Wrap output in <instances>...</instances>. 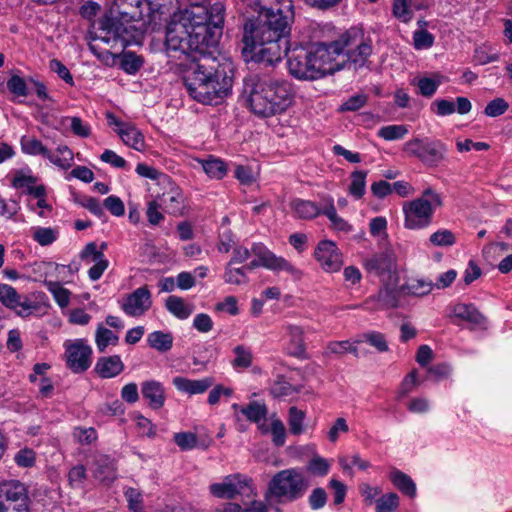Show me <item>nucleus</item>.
Segmentation results:
<instances>
[{
	"instance_id": "1",
	"label": "nucleus",
	"mask_w": 512,
	"mask_h": 512,
	"mask_svg": "<svg viewBox=\"0 0 512 512\" xmlns=\"http://www.w3.org/2000/svg\"><path fill=\"white\" fill-rule=\"evenodd\" d=\"M165 45L170 57L172 53H180L190 59L191 64L184 77V84L196 101L218 104L219 100L229 94L233 83L232 64L228 61L221 62L215 57L214 50L201 39H194L179 19L168 24Z\"/></svg>"
},
{
	"instance_id": "2",
	"label": "nucleus",
	"mask_w": 512,
	"mask_h": 512,
	"mask_svg": "<svg viewBox=\"0 0 512 512\" xmlns=\"http://www.w3.org/2000/svg\"><path fill=\"white\" fill-rule=\"evenodd\" d=\"M118 17H103L95 33H90L88 44L90 51L101 61L107 62L111 57L122 52L131 44H140L143 39L144 11L149 10L146 0H117Z\"/></svg>"
},
{
	"instance_id": "3",
	"label": "nucleus",
	"mask_w": 512,
	"mask_h": 512,
	"mask_svg": "<svg viewBox=\"0 0 512 512\" xmlns=\"http://www.w3.org/2000/svg\"><path fill=\"white\" fill-rule=\"evenodd\" d=\"M352 43L349 33L330 44L317 43L308 47L296 46L288 50V69L292 76L301 80H316L333 74L343 66L336 62L344 48Z\"/></svg>"
},
{
	"instance_id": "4",
	"label": "nucleus",
	"mask_w": 512,
	"mask_h": 512,
	"mask_svg": "<svg viewBox=\"0 0 512 512\" xmlns=\"http://www.w3.org/2000/svg\"><path fill=\"white\" fill-rule=\"evenodd\" d=\"M294 17L292 0H278L275 7H261L256 17L249 18L244 23L243 40L289 43Z\"/></svg>"
},
{
	"instance_id": "5",
	"label": "nucleus",
	"mask_w": 512,
	"mask_h": 512,
	"mask_svg": "<svg viewBox=\"0 0 512 512\" xmlns=\"http://www.w3.org/2000/svg\"><path fill=\"white\" fill-rule=\"evenodd\" d=\"M243 94L253 113L269 117L285 111L292 103V90L287 81L266 80L252 75L244 80Z\"/></svg>"
},
{
	"instance_id": "6",
	"label": "nucleus",
	"mask_w": 512,
	"mask_h": 512,
	"mask_svg": "<svg viewBox=\"0 0 512 512\" xmlns=\"http://www.w3.org/2000/svg\"><path fill=\"white\" fill-rule=\"evenodd\" d=\"M225 18L223 3L216 2L209 8L205 5L193 4L179 17L194 39H201L214 51L222 34Z\"/></svg>"
},
{
	"instance_id": "7",
	"label": "nucleus",
	"mask_w": 512,
	"mask_h": 512,
	"mask_svg": "<svg viewBox=\"0 0 512 512\" xmlns=\"http://www.w3.org/2000/svg\"><path fill=\"white\" fill-rule=\"evenodd\" d=\"M310 482L303 472L297 468L278 471L269 480L264 492V499L273 506L295 502L302 498Z\"/></svg>"
},
{
	"instance_id": "8",
	"label": "nucleus",
	"mask_w": 512,
	"mask_h": 512,
	"mask_svg": "<svg viewBox=\"0 0 512 512\" xmlns=\"http://www.w3.org/2000/svg\"><path fill=\"white\" fill-rule=\"evenodd\" d=\"M442 205L443 201L439 193L432 188L425 189L420 197L404 203L405 227L420 229L428 226L432 221L434 210Z\"/></svg>"
},
{
	"instance_id": "9",
	"label": "nucleus",
	"mask_w": 512,
	"mask_h": 512,
	"mask_svg": "<svg viewBox=\"0 0 512 512\" xmlns=\"http://www.w3.org/2000/svg\"><path fill=\"white\" fill-rule=\"evenodd\" d=\"M241 52L246 62H255L265 66H273L281 61L283 55L288 54L289 43L271 41H246L241 40Z\"/></svg>"
},
{
	"instance_id": "10",
	"label": "nucleus",
	"mask_w": 512,
	"mask_h": 512,
	"mask_svg": "<svg viewBox=\"0 0 512 512\" xmlns=\"http://www.w3.org/2000/svg\"><path fill=\"white\" fill-rule=\"evenodd\" d=\"M26 486L18 480L0 483V512H30Z\"/></svg>"
},
{
	"instance_id": "11",
	"label": "nucleus",
	"mask_w": 512,
	"mask_h": 512,
	"mask_svg": "<svg viewBox=\"0 0 512 512\" xmlns=\"http://www.w3.org/2000/svg\"><path fill=\"white\" fill-rule=\"evenodd\" d=\"M210 493L220 499H234L237 495L247 498L256 497L257 491L253 480L241 474L228 475L221 483L211 484Z\"/></svg>"
},
{
	"instance_id": "12",
	"label": "nucleus",
	"mask_w": 512,
	"mask_h": 512,
	"mask_svg": "<svg viewBox=\"0 0 512 512\" xmlns=\"http://www.w3.org/2000/svg\"><path fill=\"white\" fill-rule=\"evenodd\" d=\"M251 253L257 257L249 264L244 266L246 270H253L259 266H263L273 271L284 270L299 279L302 276V272L297 269L294 265L288 262L282 257L276 256L273 252L268 250L263 244H254Z\"/></svg>"
},
{
	"instance_id": "13",
	"label": "nucleus",
	"mask_w": 512,
	"mask_h": 512,
	"mask_svg": "<svg viewBox=\"0 0 512 512\" xmlns=\"http://www.w3.org/2000/svg\"><path fill=\"white\" fill-rule=\"evenodd\" d=\"M382 286L377 295L370 296L363 306L375 311L379 309H392L399 305V297L404 290L399 286V275L390 276V280L381 281Z\"/></svg>"
},
{
	"instance_id": "14",
	"label": "nucleus",
	"mask_w": 512,
	"mask_h": 512,
	"mask_svg": "<svg viewBox=\"0 0 512 512\" xmlns=\"http://www.w3.org/2000/svg\"><path fill=\"white\" fill-rule=\"evenodd\" d=\"M151 306V293L147 286H142L126 295L121 307L127 315L139 317L148 311Z\"/></svg>"
},
{
	"instance_id": "15",
	"label": "nucleus",
	"mask_w": 512,
	"mask_h": 512,
	"mask_svg": "<svg viewBox=\"0 0 512 512\" xmlns=\"http://www.w3.org/2000/svg\"><path fill=\"white\" fill-rule=\"evenodd\" d=\"M315 257L322 269L329 273L340 270L343 265L342 254L336 244L330 240L319 242L315 250Z\"/></svg>"
},
{
	"instance_id": "16",
	"label": "nucleus",
	"mask_w": 512,
	"mask_h": 512,
	"mask_svg": "<svg viewBox=\"0 0 512 512\" xmlns=\"http://www.w3.org/2000/svg\"><path fill=\"white\" fill-rule=\"evenodd\" d=\"M365 268L369 272L381 277V281L390 280V276L398 275L394 255L390 252H381L365 260Z\"/></svg>"
},
{
	"instance_id": "17",
	"label": "nucleus",
	"mask_w": 512,
	"mask_h": 512,
	"mask_svg": "<svg viewBox=\"0 0 512 512\" xmlns=\"http://www.w3.org/2000/svg\"><path fill=\"white\" fill-rule=\"evenodd\" d=\"M92 350L82 340L69 345L66 349L67 366L74 373H82L90 367Z\"/></svg>"
},
{
	"instance_id": "18",
	"label": "nucleus",
	"mask_w": 512,
	"mask_h": 512,
	"mask_svg": "<svg viewBox=\"0 0 512 512\" xmlns=\"http://www.w3.org/2000/svg\"><path fill=\"white\" fill-rule=\"evenodd\" d=\"M285 330L288 336V354L300 360L309 359L305 343V328L298 323H288Z\"/></svg>"
},
{
	"instance_id": "19",
	"label": "nucleus",
	"mask_w": 512,
	"mask_h": 512,
	"mask_svg": "<svg viewBox=\"0 0 512 512\" xmlns=\"http://www.w3.org/2000/svg\"><path fill=\"white\" fill-rule=\"evenodd\" d=\"M93 467L94 478L105 486H110L117 478L115 461L108 455H95Z\"/></svg>"
},
{
	"instance_id": "20",
	"label": "nucleus",
	"mask_w": 512,
	"mask_h": 512,
	"mask_svg": "<svg viewBox=\"0 0 512 512\" xmlns=\"http://www.w3.org/2000/svg\"><path fill=\"white\" fill-rule=\"evenodd\" d=\"M80 257L82 260H87L91 257L92 261L95 262L88 271L89 278L93 281L98 280L108 267V260L104 258L101 250H97L95 242L88 243L82 250Z\"/></svg>"
},
{
	"instance_id": "21",
	"label": "nucleus",
	"mask_w": 512,
	"mask_h": 512,
	"mask_svg": "<svg viewBox=\"0 0 512 512\" xmlns=\"http://www.w3.org/2000/svg\"><path fill=\"white\" fill-rule=\"evenodd\" d=\"M446 151V145L440 140L425 142L418 159L428 167H437L445 160Z\"/></svg>"
},
{
	"instance_id": "22",
	"label": "nucleus",
	"mask_w": 512,
	"mask_h": 512,
	"mask_svg": "<svg viewBox=\"0 0 512 512\" xmlns=\"http://www.w3.org/2000/svg\"><path fill=\"white\" fill-rule=\"evenodd\" d=\"M101 378H112L124 370V364L118 355L100 357L94 368Z\"/></svg>"
},
{
	"instance_id": "23",
	"label": "nucleus",
	"mask_w": 512,
	"mask_h": 512,
	"mask_svg": "<svg viewBox=\"0 0 512 512\" xmlns=\"http://www.w3.org/2000/svg\"><path fill=\"white\" fill-rule=\"evenodd\" d=\"M232 409L236 413V419L240 420L237 415V412H240L242 415L246 417V419L253 423H259L260 421L266 419L268 414V408L265 403L258 401H251L246 406H239L234 403L232 405Z\"/></svg>"
},
{
	"instance_id": "24",
	"label": "nucleus",
	"mask_w": 512,
	"mask_h": 512,
	"mask_svg": "<svg viewBox=\"0 0 512 512\" xmlns=\"http://www.w3.org/2000/svg\"><path fill=\"white\" fill-rule=\"evenodd\" d=\"M141 392L143 398L148 401V404L152 409L157 410L163 407L165 402V392L160 382L154 380L144 382L142 384Z\"/></svg>"
},
{
	"instance_id": "25",
	"label": "nucleus",
	"mask_w": 512,
	"mask_h": 512,
	"mask_svg": "<svg viewBox=\"0 0 512 512\" xmlns=\"http://www.w3.org/2000/svg\"><path fill=\"white\" fill-rule=\"evenodd\" d=\"M454 316L475 326L483 327L486 317L473 305L458 303L453 307Z\"/></svg>"
},
{
	"instance_id": "26",
	"label": "nucleus",
	"mask_w": 512,
	"mask_h": 512,
	"mask_svg": "<svg viewBox=\"0 0 512 512\" xmlns=\"http://www.w3.org/2000/svg\"><path fill=\"white\" fill-rule=\"evenodd\" d=\"M175 387L188 394H200L205 392L213 385L212 378H205L201 380H190L184 377H175L173 379Z\"/></svg>"
},
{
	"instance_id": "27",
	"label": "nucleus",
	"mask_w": 512,
	"mask_h": 512,
	"mask_svg": "<svg viewBox=\"0 0 512 512\" xmlns=\"http://www.w3.org/2000/svg\"><path fill=\"white\" fill-rule=\"evenodd\" d=\"M372 53V47L365 43L360 42L356 45V48L353 50H348L347 55V67L349 69L357 70L365 65L368 60V57Z\"/></svg>"
},
{
	"instance_id": "28",
	"label": "nucleus",
	"mask_w": 512,
	"mask_h": 512,
	"mask_svg": "<svg viewBox=\"0 0 512 512\" xmlns=\"http://www.w3.org/2000/svg\"><path fill=\"white\" fill-rule=\"evenodd\" d=\"M290 207L298 219L311 220L321 214V208L309 200L295 199L291 201Z\"/></svg>"
},
{
	"instance_id": "29",
	"label": "nucleus",
	"mask_w": 512,
	"mask_h": 512,
	"mask_svg": "<svg viewBox=\"0 0 512 512\" xmlns=\"http://www.w3.org/2000/svg\"><path fill=\"white\" fill-rule=\"evenodd\" d=\"M117 134L122 139L124 144L138 151H142L144 149V137L142 133L133 125H125V127L117 130Z\"/></svg>"
},
{
	"instance_id": "30",
	"label": "nucleus",
	"mask_w": 512,
	"mask_h": 512,
	"mask_svg": "<svg viewBox=\"0 0 512 512\" xmlns=\"http://www.w3.org/2000/svg\"><path fill=\"white\" fill-rule=\"evenodd\" d=\"M389 478L391 482L394 484V486L398 488L402 493L406 494L409 497L415 496V483L407 474L403 473L400 470L392 469V471L389 474Z\"/></svg>"
},
{
	"instance_id": "31",
	"label": "nucleus",
	"mask_w": 512,
	"mask_h": 512,
	"mask_svg": "<svg viewBox=\"0 0 512 512\" xmlns=\"http://www.w3.org/2000/svg\"><path fill=\"white\" fill-rule=\"evenodd\" d=\"M165 306L170 313L179 319L188 318L193 311V306L186 304L184 299L178 296H169L166 299Z\"/></svg>"
},
{
	"instance_id": "32",
	"label": "nucleus",
	"mask_w": 512,
	"mask_h": 512,
	"mask_svg": "<svg viewBox=\"0 0 512 512\" xmlns=\"http://www.w3.org/2000/svg\"><path fill=\"white\" fill-rule=\"evenodd\" d=\"M22 151L29 155H42L44 158H50V150H48L40 140L35 137L23 136L21 138Z\"/></svg>"
},
{
	"instance_id": "33",
	"label": "nucleus",
	"mask_w": 512,
	"mask_h": 512,
	"mask_svg": "<svg viewBox=\"0 0 512 512\" xmlns=\"http://www.w3.org/2000/svg\"><path fill=\"white\" fill-rule=\"evenodd\" d=\"M147 341L150 347L159 352H166L172 348L173 336L171 333L155 331L148 335Z\"/></svg>"
},
{
	"instance_id": "34",
	"label": "nucleus",
	"mask_w": 512,
	"mask_h": 512,
	"mask_svg": "<svg viewBox=\"0 0 512 512\" xmlns=\"http://www.w3.org/2000/svg\"><path fill=\"white\" fill-rule=\"evenodd\" d=\"M163 203L165 204L168 213L173 215L183 214V196L177 189L171 190L169 193L163 195Z\"/></svg>"
},
{
	"instance_id": "35",
	"label": "nucleus",
	"mask_w": 512,
	"mask_h": 512,
	"mask_svg": "<svg viewBox=\"0 0 512 512\" xmlns=\"http://www.w3.org/2000/svg\"><path fill=\"white\" fill-rule=\"evenodd\" d=\"M366 176L367 172L363 170H357L351 174L348 191L356 199H360L365 193Z\"/></svg>"
},
{
	"instance_id": "36",
	"label": "nucleus",
	"mask_w": 512,
	"mask_h": 512,
	"mask_svg": "<svg viewBox=\"0 0 512 512\" xmlns=\"http://www.w3.org/2000/svg\"><path fill=\"white\" fill-rule=\"evenodd\" d=\"M201 163L203 170L211 178L221 179L226 175V164L220 159L211 158Z\"/></svg>"
},
{
	"instance_id": "37",
	"label": "nucleus",
	"mask_w": 512,
	"mask_h": 512,
	"mask_svg": "<svg viewBox=\"0 0 512 512\" xmlns=\"http://www.w3.org/2000/svg\"><path fill=\"white\" fill-rule=\"evenodd\" d=\"M223 277L227 284L242 285L248 283L245 268H235L231 264L226 265Z\"/></svg>"
},
{
	"instance_id": "38",
	"label": "nucleus",
	"mask_w": 512,
	"mask_h": 512,
	"mask_svg": "<svg viewBox=\"0 0 512 512\" xmlns=\"http://www.w3.org/2000/svg\"><path fill=\"white\" fill-rule=\"evenodd\" d=\"M119 337L111 330L99 326L96 331V344L100 352H104L109 344L116 345Z\"/></svg>"
},
{
	"instance_id": "39",
	"label": "nucleus",
	"mask_w": 512,
	"mask_h": 512,
	"mask_svg": "<svg viewBox=\"0 0 512 512\" xmlns=\"http://www.w3.org/2000/svg\"><path fill=\"white\" fill-rule=\"evenodd\" d=\"M305 419V412L299 410L297 407L292 406L289 408V430L293 435H300L303 432V422Z\"/></svg>"
},
{
	"instance_id": "40",
	"label": "nucleus",
	"mask_w": 512,
	"mask_h": 512,
	"mask_svg": "<svg viewBox=\"0 0 512 512\" xmlns=\"http://www.w3.org/2000/svg\"><path fill=\"white\" fill-rule=\"evenodd\" d=\"M0 301L6 307L15 309L20 304V295L12 286L0 284Z\"/></svg>"
},
{
	"instance_id": "41",
	"label": "nucleus",
	"mask_w": 512,
	"mask_h": 512,
	"mask_svg": "<svg viewBox=\"0 0 512 512\" xmlns=\"http://www.w3.org/2000/svg\"><path fill=\"white\" fill-rule=\"evenodd\" d=\"M56 151L60 156H54L50 152V158H48V160L63 169L70 167V161L73 160V152L71 149L67 145H59Z\"/></svg>"
},
{
	"instance_id": "42",
	"label": "nucleus",
	"mask_w": 512,
	"mask_h": 512,
	"mask_svg": "<svg viewBox=\"0 0 512 512\" xmlns=\"http://www.w3.org/2000/svg\"><path fill=\"white\" fill-rule=\"evenodd\" d=\"M438 79L429 78V77H423L417 80L413 81V84L417 85L419 88V94L424 97H432L439 85L441 84V80L439 76H436Z\"/></svg>"
},
{
	"instance_id": "43",
	"label": "nucleus",
	"mask_w": 512,
	"mask_h": 512,
	"mask_svg": "<svg viewBox=\"0 0 512 512\" xmlns=\"http://www.w3.org/2000/svg\"><path fill=\"white\" fill-rule=\"evenodd\" d=\"M233 351L236 355L235 359L232 361L233 367L248 368L252 365L253 355L250 349L238 345Z\"/></svg>"
},
{
	"instance_id": "44",
	"label": "nucleus",
	"mask_w": 512,
	"mask_h": 512,
	"mask_svg": "<svg viewBox=\"0 0 512 512\" xmlns=\"http://www.w3.org/2000/svg\"><path fill=\"white\" fill-rule=\"evenodd\" d=\"M433 286L431 281L419 279L414 283L402 285V289L409 295L424 296L431 292Z\"/></svg>"
},
{
	"instance_id": "45",
	"label": "nucleus",
	"mask_w": 512,
	"mask_h": 512,
	"mask_svg": "<svg viewBox=\"0 0 512 512\" xmlns=\"http://www.w3.org/2000/svg\"><path fill=\"white\" fill-rule=\"evenodd\" d=\"M398 506V495L396 493H388L376 501V512H394Z\"/></svg>"
},
{
	"instance_id": "46",
	"label": "nucleus",
	"mask_w": 512,
	"mask_h": 512,
	"mask_svg": "<svg viewBox=\"0 0 512 512\" xmlns=\"http://www.w3.org/2000/svg\"><path fill=\"white\" fill-rule=\"evenodd\" d=\"M407 133L405 125H388L378 131V135L387 141L402 139Z\"/></svg>"
},
{
	"instance_id": "47",
	"label": "nucleus",
	"mask_w": 512,
	"mask_h": 512,
	"mask_svg": "<svg viewBox=\"0 0 512 512\" xmlns=\"http://www.w3.org/2000/svg\"><path fill=\"white\" fill-rule=\"evenodd\" d=\"M143 65V59L133 52H127L121 60V67L129 74H134L140 70Z\"/></svg>"
},
{
	"instance_id": "48",
	"label": "nucleus",
	"mask_w": 512,
	"mask_h": 512,
	"mask_svg": "<svg viewBox=\"0 0 512 512\" xmlns=\"http://www.w3.org/2000/svg\"><path fill=\"white\" fill-rule=\"evenodd\" d=\"M508 109L509 104L505 99L495 98L486 105L484 114L488 117H498L503 115Z\"/></svg>"
},
{
	"instance_id": "49",
	"label": "nucleus",
	"mask_w": 512,
	"mask_h": 512,
	"mask_svg": "<svg viewBox=\"0 0 512 512\" xmlns=\"http://www.w3.org/2000/svg\"><path fill=\"white\" fill-rule=\"evenodd\" d=\"M270 432L272 434V442L281 447L285 444L286 428L280 419H273L271 422Z\"/></svg>"
},
{
	"instance_id": "50",
	"label": "nucleus",
	"mask_w": 512,
	"mask_h": 512,
	"mask_svg": "<svg viewBox=\"0 0 512 512\" xmlns=\"http://www.w3.org/2000/svg\"><path fill=\"white\" fill-rule=\"evenodd\" d=\"M455 240V235L447 229L436 231L430 236V242L434 246H452Z\"/></svg>"
},
{
	"instance_id": "51",
	"label": "nucleus",
	"mask_w": 512,
	"mask_h": 512,
	"mask_svg": "<svg viewBox=\"0 0 512 512\" xmlns=\"http://www.w3.org/2000/svg\"><path fill=\"white\" fill-rule=\"evenodd\" d=\"M363 339L370 345L375 347L379 352H387L389 350L385 336L380 332H368L363 334Z\"/></svg>"
},
{
	"instance_id": "52",
	"label": "nucleus",
	"mask_w": 512,
	"mask_h": 512,
	"mask_svg": "<svg viewBox=\"0 0 512 512\" xmlns=\"http://www.w3.org/2000/svg\"><path fill=\"white\" fill-rule=\"evenodd\" d=\"M174 442L182 450H189L196 446L197 436L191 432H180L174 435Z\"/></svg>"
},
{
	"instance_id": "53",
	"label": "nucleus",
	"mask_w": 512,
	"mask_h": 512,
	"mask_svg": "<svg viewBox=\"0 0 512 512\" xmlns=\"http://www.w3.org/2000/svg\"><path fill=\"white\" fill-rule=\"evenodd\" d=\"M368 100V96L366 94H357L351 96L348 100L341 104L339 111H357L362 108Z\"/></svg>"
},
{
	"instance_id": "54",
	"label": "nucleus",
	"mask_w": 512,
	"mask_h": 512,
	"mask_svg": "<svg viewBox=\"0 0 512 512\" xmlns=\"http://www.w3.org/2000/svg\"><path fill=\"white\" fill-rule=\"evenodd\" d=\"M125 497L128 501V506L131 512H144L142 495L137 489L128 488L125 491Z\"/></svg>"
},
{
	"instance_id": "55",
	"label": "nucleus",
	"mask_w": 512,
	"mask_h": 512,
	"mask_svg": "<svg viewBox=\"0 0 512 512\" xmlns=\"http://www.w3.org/2000/svg\"><path fill=\"white\" fill-rule=\"evenodd\" d=\"M413 40L416 49L430 48L434 43V36L426 29H420L414 32Z\"/></svg>"
},
{
	"instance_id": "56",
	"label": "nucleus",
	"mask_w": 512,
	"mask_h": 512,
	"mask_svg": "<svg viewBox=\"0 0 512 512\" xmlns=\"http://www.w3.org/2000/svg\"><path fill=\"white\" fill-rule=\"evenodd\" d=\"M7 88L14 95H17V96H27L28 95V88H27L26 82L22 77H20L18 75H13L7 81Z\"/></svg>"
},
{
	"instance_id": "57",
	"label": "nucleus",
	"mask_w": 512,
	"mask_h": 512,
	"mask_svg": "<svg viewBox=\"0 0 512 512\" xmlns=\"http://www.w3.org/2000/svg\"><path fill=\"white\" fill-rule=\"evenodd\" d=\"M33 238L41 246H47L56 240V232L52 228L39 227L34 231Z\"/></svg>"
},
{
	"instance_id": "58",
	"label": "nucleus",
	"mask_w": 512,
	"mask_h": 512,
	"mask_svg": "<svg viewBox=\"0 0 512 512\" xmlns=\"http://www.w3.org/2000/svg\"><path fill=\"white\" fill-rule=\"evenodd\" d=\"M103 206L114 216L120 217L125 213V207L123 201L117 196H109L104 202Z\"/></svg>"
},
{
	"instance_id": "59",
	"label": "nucleus",
	"mask_w": 512,
	"mask_h": 512,
	"mask_svg": "<svg viewBox=\"0 0 512 512\" xmlns=\"http://www.w3.org/2000/svg\"><path fill=\"white\" fill-rule=\"evenodd\" d=\"M74 436L80 444L89 445L97 439V432L94 428H75Z\"/></svg>"
},
{
	"instance_id": "60",
	"label": "nucleus",
	"mask_w": 512,
	"mask_h": 512,
	"mask_svg": "<svg viewBox=\"0 0 512 512\" xmlns=\"http://www.w3.org/2000/svg\"><path fill=\"white\" fill-rule=\"evenodd\" d=\"M293 391L292 385L287 382L283 376H280L271 387V394L274 397H282L290 395Z\"/></svg>"
},
{
	"instance_id": "61",
	"label": "nucleus",
	"mask_w": 512,
	"mask_h": 512,
	"mask_svg": "<svg viewBox=\"0 0 512 512\" xmlns=\"http://www.w3.org/2000/svg\"><path fill=\"white\" fill-rule=\"evenodd\" d=\"M346 342L344 341H330L327 343L324 351L322 352V356L324 358H330L331 355H336L341 357L346 354L345 350Z\"/></svg>"
},
{
	"instance_id": "62",
	"label": "nucleus",
	"mask_w": 512,
	"mask_h": 512,
	"mask_svg": "<svg viewBox=\"0 0 512 512\" xmlns=\"http://www.w3.org/2000/svg\"><path fill=\"white\" fill-rule=\"evenodd\" d=\"M50 69L57 73L58 76L63 79L66 83L73 85V77L67 67L58 59H52L50 61Z\"/></svg>"
},
{
	"instance_id": "63",
	"label": "nucleus",
	"mask_w": 512,
	"mask_h": 512,
	"mask_svg": "<svg viewBox=\"0 0 512 512\" xmlns=\"http://www.w3.org/2000/svg\"><path fill=\"white\" fill-rule=\"evenodd\" d=\"M160 204L156 201H150L146 210L148 222L151 225H158L163 219V214L159 211Z\"/></svg>"
},
{
	"instance_id": "64",
	"label": "nucleus",
	"mask_w": 512,
	"mask_h": 512,
	"mask_svg": "<svg viewBox=\"0 0 512 512\" xmlns=\"http://www.w3.org/2000/svg\"><path fill=\"white\" fill-rule=\"evenodd\" d=\"M307 468L314 474L326 475L329 469V464L324 458L316 456L311 459Z\"/></svg>"
}]
</instances>
